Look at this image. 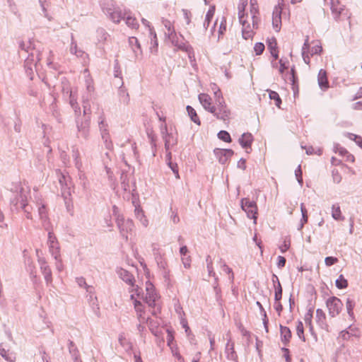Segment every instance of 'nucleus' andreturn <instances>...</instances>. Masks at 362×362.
<instances>
[{
	"mask_svg": "<svg viewBox=\"0 0 362 362\" xmlns=\"http://www.w3.org/2000/svg\"><path fill=\"white\" fill-rule=\"evenodd\" d=\"M11 191L16 194V197L11 200V204L15 206L20 204V207L24 211L25 217L28 219H33V209L28 204V199L30 192V187L28 186L25 187L22 185L21 182H18L13 185Z\"/></svg>",
	"mask_w": 362,
	"mask_h": 362,
	"instance_id": "nucleus-1",
	"label": "nucleus"
},
{
	"mask_svg": "<svg viewBox=\"0 0 362 362\" xmlns=\"http://www.w3.org/2000/svg\"><path fill=\"white\" fill-rule=\"evenodd\" d=\"M165 35L171 42L172 45L186 52L190 60L194 58L193 48L187 45L181 35H177L175 32L173 24H165Z\"/></svg>",
	"mask_w": 362,
	"mask_h": 362,
	"instance_id": "nucleus-2",
	"label": "nucleus"
},
{
	"mask_svg": "<svg viewBox=\"0 0 362 362\" xmlns=\"http://www.w3.org/2000/svg\"><path fill=\"white\" fill-rule=\"evenodd\" d=\"M216 102L214 108L211 111L217 119L222 120L225 124L230 122L231 117V111L227 106L222 93L220 89L214 91Z\"/></svg>",
	"mask_w": 362,
	"mask_h": 362,
	"instance_id": "nucleus-3",
	"label": "nucleus"
},
{
	"mask_svg": "<svg viewBox=\"0 0 362 362\" xmlns=\"http://www.w3.org/2000/svg\"><path fill=\"white\" fill-rule=\"evenodd\" d=\"M21 50L28 53V56L25 60V67L26 71L29 75L33 74L32 65L35 64L40 60L39 52L35 50V48L32 47V42L29 41L26 45L24 42H21L19 45Z\"/></svg>",
	"mask_w": 362,
	"mask_h": 362,
	"instance_id": "nucleus-4",
	"label": "nucleus"
},
{
	"mask_svg": "<svg viewBox=\"0 0 362 362\" xmlns=\"http://www.w3.org/2000/svg\"><path fill=\"white\" fill-rule=\"evenodd\" d=\"M250 18L247 16V17L245 18L243 11L245 6L247 5V0H240L238 5L240 23H247L250 21H252V23H257V21H259V11L257 8L255 6V4H257L256 0H250Z\"/></svg>",
	"mask_w": 362,
	"mask_h": 362,
	"instance_id": "nucleus-5",
	"label": "nucleus"
},
{
	"mask_svg": "<svg viewBox=\"0 0 362 362\" xmlns=\"http://www.w3.org/2000/svg\"><path fill=\"white\" fill-rule=\"evenodd\" d=\"M115 221L121 235L127 241L129 234H131L134 228L133 221L129 218L126 220L122 215L118 214Z\"/></svg>",
	"mask_w": 362,
	"mask_h": 362,
	"instance_id": "nucleus-6",
	"label": "nucleus"
},
{
	"mask_svg": "<svg viewBox=\"0 0 362 362\" xmlns=\"http://www.w3.org/2000/svg\"><path fill=\"white\" fill-rule=\"evenodd\" d=\"M61 186L62 194L64 199H69L71 195L72 184L69 175L62 173L59 170L56 171Z\"/></svg>",
	"mask_w": 362,
	"mask_h": 362,
	"instance_id": "nucleus-7",
	"label": "nucleus"
},
{
	"mask_svg": "<svg viewBox=\"0 0 362 362\" xmlns=\"http://www.w3.org/2000/svg\"><path fill=\"white\" fill-rule=\"evenodd\" d=\"M332 13L334 18L337 21H349L350 13L347 9L344 8L339 2H332Z\"/></svg>",
	"mask_w": 362,
	"mask_h": 362,
	"instance_id": "nucleus-8",
	"label": "nucleus"
},
{
	"mask_svg": "<svg viewBox=\"0 0 362 362\" xmlns=\"http://www.w3.org/2000/svg\"><path fill=\"white\" fill-rule=\"evenodd\" d=\"M241 207L246 212L247 217L254 219V223H256L257 214L256 202L250 201L248 198H243L241 199Z\"/></svg>",
	"mask_w": 362,
	"mask_h": 362,
	"instance_id": "nucleus-9",
	"label": "nucleus"
},
{
	"mask_svg": "<svg viewBox=\"0 0 362 362\" xmlns=\"http://www.w3.org/2000/svg\"><path fill=\"white\" fill-rule=\"evenodd\" d=\"M150 286H151V288H148V287L146 288L147 293L146 295L145 300H146V303L150 307L153 308V310L151 313L152 315H156L157 313H160V310L159 307H157V304H156V300H158V296L157 293L154 291V290L153 288V286L151 284Z\"/></svg>",
	"mask_w": 362,
	"mask_h": 362,
	"instance_id": "nucleus-10",
	"label": "nucleus"
},
{
	"mask_svg": "<svg viewBox=\"0 0 362 362\" xmlns=\"http://www.w3.org/2000/svg\"><path fill=\"white\" fill-rule=\"evenodd\" d=\"M160 133L165 141V149L166 151L170 150L171 146L177 144V138L172 133H168L166 124H162L160 125Z\"/></svg>",
	"mask_w": 362,
	"mask_h": 362,
	"instance_id": "nucleus-11",
	"label": "nucleus"
},
{
	"mask_svg": "<svg viewBox=\"0 0 362 362\" xmlns=\"http://www.w3.org/2000/svg\"><path fill=\"white\" fill-rule=\"evenodd\" d=\"M290 20L289 11L279 5L274 8L273 11V23L286 22Z\"/></svg>",
	"mask_w": 362,
	"mask_h": 362,
	"instance_id": "nucleus-12",
	"label": "nucleus"
},
{
	"mask_svg": "<svg viewBox=\"0 0 362 362\" xmlns=\"http://www.w3.org/2000/svg\"><path fill=\"white\" fill-rule=\"evenodd\" d=\"M47 244L49 246V252L52 254L54 258L57 260L58 257H60V248L59 243L56 236L49 230H48Z\"/></svg>",
	"mask_w": 362,
	"mask_h": 362,
	"instance_id": "nucleus-13",
	"label": "nucleus"
},
{
	"mask_svg": "<svg viewBox=\"0 0 362 362\" xmlns=\"http://www.w3.org/2000/svg\"><path fill=\"white\" fill-rule=\"evenodd\" d=\"M327 307L329 310V314L332 317L337 315L341 308L342 303L341 300L335 296L329 298L326 302Z\"/></svg>",
	"mask_w": 362,
	"mask_h": 362,
	"instance_id": "nucleus-14",
	"label": "nucleus"
},
{
	"mask_svg": "<svg viewBox=\"0 0 362 362\" xmlns=\"http://www.w3.org/2000/svg\"><path fill=\"white\" fill-rule=\"evenodd\" d=\"M90 116H87L84 119L80 120L76 117V126L78 134L83 138L87 139L89 134Z\"/></svg>",
	"mask_w": 362,
	"mask_h": 362,
	"instance_id": "nucleus-15",
	"label": "nucleus"
},
{
	"mask_svg": "<svg viewBox=\"0 0 362 362\" xmlns=\"http://www.w3.org/2000/svg\"><path fill=\"white\" fill-rule=\"evenodd\" d=\"M214 153L219 163L223 165L226 164L234 154V151L232 149L222 148H215Z\"/></svg>",
	"mask_w": 362,
	"mask_h": 362,
	"instance_id": "nucleus-16",
	"label": "nucleus"
},
{
	"mask_svg": "<svg viewBox=\"0 0 362 362\" xmlns=\"http://www.w3.org/2000/svg\"><path fill=\"white\" fill-rule=\"evenodd\" d=\"M38 263L47 284H51L52 282V272L46 260L44 258H39Z\"/></svg>",
	"mask_w": 362,
	"mask_h": 362,
	"instance_id": "nucleus-17",
	"label": "nucleus"
},
{
	"mask_svg": "<svg viewBox=\"0 0 362 362\" xmlns=\"http://www.w3.org/2000/svg\"><path fill=\"white\" fill-rule=\"evenodd\" d=\"M234 346V342L232 341L231 339H229L226 344L225 354L228 360L238 362V355L235 351Z\"/></svg>",
	"mask_w": 362,
	"mask_h": 362,
	"instance_id": "nucleus-18",
	"label": "nucleus"
},
{
	"mask_svg": "<svg viewBox=\"0 0 362 362\" xmlns=\"http://www.w3.org/2000/svg\"><path fill=\"white\" fill-rule=\"evenodd\" d=\"M198 98L204 110L209 112H211L214 107V105L212 104V99L210 95L206 93H200L198 96Z\"/></svg>",
	"mask_w": 362,
	"mask_h": 362,
	"instance_id": "nucleus-19",
	"label": "nucleus"
},
{
	"mask_svg": "<svg viewBox=\"0 0 362 362\" xmlns=\"http://www.w3.org/2000/svg\"><path fill=\"white\" fill-rule=\"evenodd\" d=\"M240 146L246 150L247 153H250L247 150L248 148L251 149V146L253 141V136L250 133H243L241 137L238 140Z\"/></svg>",
	"mask_w": 362,
	"mask_h": 362,
	"instance_id": "nucleus-20",
	"label": "nucleus"
},
{
	"mask_svg": "<svg viewBox=\"0 0 362 362\" xmlns=\"http://www.w3.org/2000/svg\"><path fill=\"white\" fill-rule=\"evenodd\" d=\"M38 214L45 230H49V221L47 216V209L44 204H41V205L38 207Z\"/></svg>",
	"mask_w": 362,
	"mask_h": 362,
	"instance_id": "nucleus-21",
	"label": "nucleus"
},
{
	"mask_svg": "<svg viewBox=\"0 0 362 362\" xmlns=\"http://www.w3.org/2000/svg\"><path fill=\"white\" fill-rule=\"evenodd\" d=\"M70 52L72 54H75L78 58L85 59L87 57V54H86L83 50L78 48L76 42L74 40V35L72 34L70 45Z\"/></svg>",
	"mask_w": 362,
	"mask_h": 362,
	"instance_id": "nucleus-22",
	"label": "nucleus"
},
{
	"mask_svg": "<svg viewBox=\"0 0 362 362\" xmlns=\"http://www.w3.org/2000/svg\"><path fill=\"white\" fill-rule=\"evenodd\" d=\"M117 274L124 282L129 286H134L135 280L134 276L130 272L126 269H120L118 270Z\"/></svg>",
	"mask_w": 362,
	"mask_h": 362,
	"instance_id": "nucleus-23",
	"label": "nucleus"
},
{
	"mask_svg": "<svg viewBox=\"0 0 362 362\" xmlns=\"http://www.w3.org/2000/svg\"><path fill=\"white\" fill-rule=\"evenodd\" d=\"M281 339L284 345H287L291 338V331L286 326L280 325Z\"/></svg>",
	"mask_w": 362,
	"mask_h": 362,
	"instance_id": "nucleus-24",
	"label": "nucleus"
},
{
	"mask_svg": "<svg viewBox=\"0 0 362 362\" xmlns=\"http://www.w3.org/2000/svg\"><path fill=\"white\" fill-rule=\"evenodd\" d=\"M317 81L319 86L321 89L325 90L329 88V82L327 77V73L325 70H320L317 76Z\"/></svg>",
	"mask_w": 362,
	"mask_h": 362,
	"instance_id": "nucleus-25",
	"label": "nucleus"
},
{
	"mask_svg": "<svg viewBox=\"0 0 362 362\" xmlns=\"http://www.w3.org/2000/svg\"><path fill=\"white\" fill-rule=\"evenodd\" d=\"M69 354L71 355L74 362H79V359H80L79 351H78L77 346H76V344L71 340H69Z\"/></svg>",
	"mask_w": 362,
	"mask_h": 362,
	"instance_id": "nucleus-26",
	"label": "nucleus"
},
{
	"mask_svg": "<svg viewBox=\"0 0 362 362\" xmlns=\"http://www.w3.org/2000/svg\"><path fill=\"white\" fill-rule=\"evenodd\" d=\"M148 27V29H149V31H150V34H151V47H150V50H151V53H156L157 51H158V40H157V36H156V33L153 30V29L150 27V25L148 24H147Z\"/></svg>",
	"mask_w": 362,
	"mask_h": 362,
	"instance_id": "nucleus-27",
	"label": "nucleus"
},
{
	"mask_svg": "<svg viewBox=\"0 0 362 362\" xmlns=\"http://www.w3.org/2000/svg\"><path fill=\"white\" fill-rule=\"evenodd\" d=\"M316 322L322 328L327 327L326 316L322 309H317L316 310Z\"/></svg>",
	"mask_w": 362,
	"mask_h": 362,
	"instance_id": "nucleus-28",
	"label": "nucleus"
},
{
	"mask_svg": "<svg viewBox=\"0 0 362 362\" xmlns=\"http://www.w3.org/2000/svg\"><path fill=\"white\" fill-rule=\"evenodd\" d=\"M69 104L74 109L76 115L80 116L81 108L78 105L76 97L74 95L72 91H70L69 93Z\"/></svg>",
	"mask_w": 362,
	"mask_h": 362,
	"instance_id": "nucleus-29",
	"label": "nucleus"
},
{
	"mask_svg": "<svg viewBox=\"0 0 362 362\" xmlns=\"http://www.w3.org/2000/svg\"><path fill=\"white\" fill-rule=\"evenodd\" d=\"M134 206H135L134 213H135L136 217L140 220V221L142 223V224L144 226H147L148 220L146 218V217L144 216V211L142 210V209L140 207L139 205L135 204Z\"/></svg>",
	"mask_w": 362,
	"mask_h": 362,
	"instance_id": "nucleus-30",
	"label": "nucleus"
},
{
	"mask_svg": "<svg viewBox=\"0 0 362 362\" xmlns=\"http://www.w3.org/2000/svg\"><path fill=\"white\" fill-rule=\"evenodd\" d=\"M276 45H277L276 41V39L274 37H272V39L269 40V41H268V48L270 50L271 54L272 55V57L275 59H277L278 57H279V54H278L279 52L277 50V46Z\"/></svg>",
	"mask_w": 362,
	"mask_h": 362,
	"instance_id": "nucleus-31",
	"label": "nucleus"
},
{
	"mask_svg": "<svg viewBox=\"0 0 362 362\" xmlns=\"http://www.w3.org/2000/svg\"><path fill=\"white\" fill-rule=\"evenodd\" d=\"M79 183L82 186L83 191L87 192L89 188V182L85 173L81 170H78Z\"/></svg>",
	"mask_w": 362,
	"mask_h": 362,
	"instance_id": "nucleus-32",
	"label": "nucleus"
},
{
	"mask_svg": "<svg viewBox=\"0 0 362 362\" xmlns=\"http://www.w3.org/2000/svg\"><path fill=\"white\" fill-rule=\"evenodd\" d=\"M98 126L100 132V134L103 135L104 133H109L108 131V124L105 121V118L104 117L103 112H102L101 115L98 117Z\"/></svg>",
	"mask_w": 362,
	"mask_h": 362,
	"instance_id": "nucleus-33",
	"label": "nucleus"
},
{
	"mask_svg": "<svg viewBox=\"0 0 362 362\" xmlns=\"http://www.w3.org/2000/svg\"><path fill=\"white\" fill-rule=\"evenodd\" d=\"M245 24H243V26H245ZM257 25V24H252V28L250 27V24H247L246 27H244L242 30V35L243 37L245 40H248L250 38H252L253 36V29L255 28V26Z\"/></svg>",
	"mask_w": 362,
	"mask_h": 362,
	"instance_id": "nucleus-34",
	"label": "nucleus"
},
{
	"mask_svg": "<svg viewBox=\"0 0 362 362\" xmlns=\"http://www.w3.org/2000/svg\"><path fill=\"white\" fill-rule=\"evenodd\" d=\"M186 109H187L188 115L190 117V119H192V121H193L195 124L200 125L201 121L197 114L196 110L190 105H187Z\"/></svg>",
	"mask_w": 362,
	"mask_h": 362,
	"instance_id": "nucleus-35",
	"label": "nucleus"
},
{
	"mask_svg": "<svg viewBox=\"0 0 362 362\" xmlns=\"http://www.w3.org/2000/svg\"><path fill=\"white\" fill-rule=\"evenodd\" d=\"M119 95L120 97V100L125 105L129 104V95L127 93V90L123 87V83L119 89Z\"/></svg>",
	"mask_w": 362,
	"mask_h": 362,
	"instance_id": "nucleus-36",
	"label": "nucleus"
},
{
	"mask_svg": "<svg viewBox=\"0 0 362 362\" xmlns=\"http://www.w3.org/2000/svg\"><path fill=\"white\" fill-rule=\"evenodd\" d=\"M0 355L5 358L7 361L14 362L15 356L12 353H9L8 350H6L4 348L1 346L0 344Z\"/></svg>",
	"mask_w": 362,
	"mask_h": 362,
	"instance_id": "nucleus-37",
	"label": "nucleus"
},
{
	"mask_svg": "<svg viewBox=\"0 0 362 362\" xmlns=\"http://www.w3.org/2000/svg\"><path fill=\"white\" fill-rule=\"evenodd\" d=\"M346 307L349 316L351 318H354V308L355 307V302L354 300L348 298L346 301Z\"/></svg>",
	"mask_w": 362,
	"mask_h": 362,
	"instance_id": "nucleus-38",
	"label": "nucleus"
},
{
	"mask_svg": "<svg viewBox=\"0 0 362 362\" xmlns=\"http://www.w3.org/2000/svg\"><path fill=\"white\" fill-rule=\"evenodd\" d=\"M72 153V156L75 162V166L78 170H81L82 168V162L80 158L79 151L78 149H74Z\"/></svg>",
	"mask_w": 362,
	"mask_h": 362,
	"instance_id": "nucleus-39",
	"label": "nucleus"
},
{
	"mask_svg": "<svg viewBox=\"0 0 362 362\" xmlns=\"http://www.w3.org/2000/svg\"><path fill=\"white\" fill-rule=\"evenodd\" d=\"M101 137H102V139L103 140V143L105 144V148L108 150H112L113 149V144L110 139V134L105 132L103 135H101Z\"/></svg>",
	"mask_w": 362,
	"mask_h": 362,
	"instance_id": "nucleus-40",
	"label": "nucleus"
},
{
	"mask_svg": "<svg viewBox=\"0 0 362 362\" xmlns=\"http://www.w3.org/2000/svg\"><path fill=\"white\" fill-rule=\"evenodd\" d=\"M118 340L119 344L126 350L130 349L132 348V344L128 339H126L124 334H120L119 335Z\"/></svg>",
	"mask_w": 362,
	"mask_h": 362,
	"instance_id": "nucleus-41",
	"label": "nucleus"
},
{
	"mask_svg": "<svg viewBox=\"0 0 362 362\" xmlns=\"http://www.w3.org/2000/svg\"><path fill=\"white\" fill-rule=\"evenodd\" d=\"M336 286L339 289L346 288L348 286V281L342 274H340L335 281Z\"/></svg>",
	"mask_w": 362,
	"mask_h": 362,
	"instance_id": "nucleus-42",
	"label": "nucleus"
},
{
	"mask_svg": "<svg viewBox=\"0 0 362 362\" xmlns=\"http://www.w3.org/2000/svg\"><path fill=\"white\" fill-rule=\"evenodd\" d=\"M296 334L298 337L303 340V341H305V338L304 336V327L303 324L301 321L298 320L296 325Z\"/></svg>",
	"mask_w": 362,
	"mask_h": 362,
	"instance_id": "nucleus-43",
	"label": "nucleus"
},
{
	"mask_svg": "<svg viewBox=\"0 0 362 362\" xmlns=\"http://www.w3.org/2000/svg\"><path fill=\"white\" fill-rule=\"evenodd\" d=\"M269 96L271 100H274L275 105L280 107V105L281 104V99L279 95V93L274 90H269Z\"/></svg>",
	"mask_w": 362,
	"mask_h": 362,
	"instance_id": "nucleus-44",
	"label": "nucleus"
},
{
	"mask_svg": "<svg viewBox=\"0 0 362 362\" xmlns=\"http://www.w3.org/2000/svg\"><path fill=\"white\" fill-rule=\"evenodd\" d=\"M206 262L209 276L215 277L216 273L214 271L213 262L210 255H207V257H206Z\"/></svg>",
	"mask_w": 362,
	"mask_h": 362,
	"instance_id": "nucleus-45",
	"label": "nucleus"
},
{
	"mask_svg": "<svg viewBox=\"0 0 362 362\" xmlns=\"http://www.w3.org/2000/svg\"><path fill=\"white\" fill-rule=\"evenodd\" d=\"M219 264L223 270L230 275L229 278L233 280L234 279V274L232 269L230 268L222 259H220Z\"/></svg>",
	"mask_w": 362,
	"mask_h": 362,
	"instance_id": "nucleus-46",
	"label": "nucleus"
},
{
	"mask_svg": "<svg viewBox=\"0 0 362 362\" xmlns=\"http://www.w3.org/2000/svg\"><path fill=\"white\" fill-rule=\"evenodd\" d=\"M218 137L219 139H221L225 142H227V143H230L231 141V137H230V134L225 130L220 131L218 133Z\"/></svg>",
	"mask_w": 362,
	"mask_h": 362,
	"instance_id": "nucleus-47",
	"label": "nucleus"
},
{
	"mask_svg": "<svg viewBox=\"0 0 362 362\" xmlns=\"http://www.w3.org/2000/svg\"><path fill=\"white\" fill-rule=\"evenodd\" d=\"M332 216L335 220L341 219V210L339 205L334 204L332 206Z\"/></svg>",
	"mask_w": 362,
	"mask_h": 362,
	"instance_id": "nucleus-48",
	"label": "nucleus"
},
{
	"mask_svg": "<svg viewBox=\"0 0 362 362\" xmlns=\"http://www.w3.org/2000/svg\"><path fill=\"white\" fill-rule=\"evenodd\" d=\"M121 21L130 22V21H136V18L134 16V15L132 14L131 12L128 11V12H124L123 13L122 16H121L120 19L117 20V21H119V22Z\"/></svg>",
	"mask_w": 362,
	"mask_h": 362,
	"instance_id": "nucleus-49",
	"label": "nucleus"
},
{
	"mask_svg": "<svg viewBox=\"0 0 362 362\" xmlns=\"http://www.w3.org/2000/svg\"><path fill=\"white\" fill-rule=\"evenodd\" d=\"M275 293H274V300L275 301H280L282 298V287L281 284L275 285L274 287Z\"/></svg>",
	"mask_w": 362,
	"mask_h": 362,
	"instance_id": "nucleus-50",
	"label": "nucleus"
},
{
	"mask_svg": "<svg viewBox=\"0 0 362 362\" xmlns=\"http://www.w3.org/2000/svg\"><path fill=\"white\" fill-rule=\"evenodd\" d=\"M174 308L176 313L178 315L179 318H181L182 317H185V314L183 311L182 307L181 306L180 302L178 300H176V302L174 304Z\"/></svg>",
	"mask_w": 362,
	"mask_h": 362,
	"instance_id": "nucleus-51",
	"label": "nucleus"
},
{
	"mask_svg": "<svg viewBox=\"0 0 362 362\" xmlns=\"http://www.w3.org/2000/svg\"><path fill=\"white\" fill-rule=\"evenodd\" d=\"M129 42L134 52H136L135 47L137 48L138 49H140V44L136 37H129Z\"/></svg>",
	"mask_w": 362,
	"mask_h": 362,
	"instance_id": "nucleus-52",
	"label": "nucleus"
},
{
	"mask_svg": "<svg viewBox=\"0 0 362 362\" xmlns=\"http://www.w3.org/2000/svg\"><path fill=\"white\" fill-rule=\"evenodd\" d=\"M313 315V308H310L308 309V312L305 315L304 320H305V323L311 325ZM313 329V327H312V326H310V329Z\"/></svg>",
	"mask_w": 362,
	"mask_h": 362,
	"instance_id": "nucleus-53",
	"label": "nucleus"
},
{
	"mask_svg": "<svg viewBox=\"0 0 362 362\" xmlns=\"http://www.w3.org/2000/svg\"><path fill=\"white\" fill-rule=\"evenodd\" d=\"M256 55H260L264 50V45L262 42H257L254 46Z\"/></svg>",
	"mask_w": 362,
	"mask_h": 362,
	"instance_id": "nucleus-54",
	"label": "nucleus"
},
{
	"mask_svg": "<svg viewBox=\"0 0 362 362\" xmlns=\"http://www.w3.org/2000/svg\"><path fill=\"white\" fill-rule=\"evenodd\" d=\"M214 13H215V6H210V8L206 15V21L208 23H210L211 21H213V19H214L213 16H214Z\"/></svg>",
	"mask_w": 362,
	"mask_h": 362,
	"instance_id": "nucleus-55",
	"label": "nucleus"
},
{
	"mask_svg": "<svg viewBox=\"0 0 362 362\" xmlns=\"http://www.w3.org/2000/svg\"><path fill=\"white\" fill-rule=\"evenodd\" d=\"M135 310L137 314L138 320L140 322H145V317H143V314L144 313V307L141 308H135Z\"/></svg>",
	"mask_w": 362,
	"mask_h": 362,
	"instance_id": "nucleus-56",
	"label": "nucleus"
},
{
	"mask_svg": "<svg viewBox=\"0 0 362 362\" xmlns=\"http://www.w3.org/2000/svg\"><path fill=\"white\" fill-rule=\"evenodd\" d=\"M349 332L351 333V336L359 337H360V331L358 327H353L352 325H350L349 327Z\"/></svg>",
	"mask_w": 362,
	"mask_h": 362,
	"instance_id": "nucleus-57",
	"label": "nucleus"
},
{
	"mask_svg": "<svg viewBox=\"0 0 362 362\" xmlns=\"http://www.w3.org/2000/svg\"><path fill=\"white\" fill-rule=\"evenodd\" d=\"M338 262V259L334 257H327L325 259V263L327 267H330Z\"/></svg>",
	"mask_w": 362,
	"mask_h": 362,
	"instance_id": "nucleus-58",
	"label": "nucleus"
},
{
	"mask_svg": "<svg viewBox=\"0 0 362 362\" xmlns=\"http://www.w3.org/2000/svg\"><path fill=\"white\" fill-rule=\"evenodd\" d=\"M322 46L319 45H316L311 48L310 54L311 55L320 54L322 52Z\"/></svg>",
	"mask_w": 362,
	"mask_h": 362,
	"instance_id": "nucleus-59",
	"label": "nucleus"
},
{
	"mask_svg": "<svg viewBox=\"0 0 362 362\" xmlns=\"http://www.w3.org/2000/svg\"><path fill=\"white\" fill-rule=\"evenodd\" d=\"M121 185L124 191L129 190V182L127 181V175H122L121 177Z\"/></svg>",
	"mask_w": 362,
	"mask_h": 362,
	"instance_id": "nucleus-60",
	"label": "nucleus"
},
{
	"mask_svg": "<svg viewBox=\"0 0 362 362\" xmlns=\"http://www.w3.org/2000/svg\"><path fill=\"white\" fill-rule=\"evenodd\" d=\"M332 177L334 182L336 183H339L341 180V176L337 170H332Z\"/></svg>",
	"mask_w": 362,
	"mask_h": 362,
	"instance_id": "nucleus-61",
	"label": "nucleus"
},
{
	"mask_svg": "<svg viewBox=\"0 0 362 362\" xmlns=\"http://www.w3.org/2000/svg\"><path fill=\"white\" fill-rule=\"evenodd\" d=\"M290 240H285L283 244L281 246H279V250H281V252L284 253L286 251H287L290 247Z\"/></svg>",
	"mask_w": 362,
	"mask_h": 362,
	"instance_id": "nucleus-62",
	"label": "nucleus"
},
{
	"mask_svg": "<svg viewBox=\"0 0 362 362\" xmlns=\"http://www.w3.org/2000/svg\"><path fill=\"white\" fill-rule=\"evenodd\" d=\"M180 322L182 327L185 328V332L188 333V332L190 331V329L188 326L187 320L185 318V317H182L181 318H180Z\"/></svg>",
	"mask_w": 362,
	"mask_h": 362,
	"instance_id": "nucleus-63",
	"label": "nucleus"
},
{
	"mask_svg": "<svg viewBox=\"0 0 362 362\" xmlns=\"http://www.w3.org/2000/svg\"><path fill=\"white\" fill-rule=\"evenodd\" d=\"M278 262L276 263L277 264V267L279 268H283L284 267H285V264H286V258L283 256H278Z\"/></svg>",
	"mask_w": 362,
	"mask_h": 362,
	"instance_id": "nucleus-64",
	"label": "nucleus"
}]
</instances>
